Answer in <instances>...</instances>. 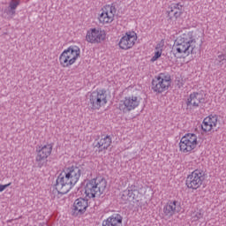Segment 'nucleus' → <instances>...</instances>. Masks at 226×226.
<instances>
[{
    "mask_svg": "<svg viewBox=\"0 0 226 226\" xmlns=\"http://www.w3.org/2000/svg\"><path fill=\"white\" fill-rule=\"evenodd\" d=\"M179 33L173 43L171 54L176 59H186L196 54L199 44L195 38V32L184 28Z\"/></svg>",
    "mask_w": 226,
    "mask_h": 226,
    "instance_id": "nucleus-1",
    "label": "nucleus"
},
{
    "mask_svg": "<svg viewBox=\"0 0 226 226\" xmlns=\"http://www.w3.org/2000/svg\"><path fill=\"white\" fill-rule=\"evenodd\" d=\"M82 170L77 166L64 168L56 178V190L61 195H66L80 181Z\"/></svg>",
    "mask_w": 226,
    "mask_h": 226,
    "instance_id": "nucleus-2",
    "label": "nucleus"
},
{
    "mask_svg": "<svg viewBox=\"0 0 226 226\" xmlns=\"http://www.w3.org/2000/svg\"><path fill=\"white\" fill-rule=\"evenodd\" d=\"M107 188V180L102 177L87 179L84 182V193L87 199H95L103 195Z\"/></svg>",
    "mask_w": 226,
    "mask_h": 226,
    "instance_id": "nucleus-3",
    "label": "nucleus"
},
{
    "mask_svg": "<svg viewBox=\"0 0 226 226\" xmlns=\"http://www.w3.org/2000/svg\"><path fill=\"white\" fill-rule=\"evenodd\" d=\"M80 59V48L77 45L69 46L59 56L58 61L62 68L73 66Z\"/></svg>",
    "mask_w": 226,
    "mask_h": 226,
    "instance_id": "nucleus-4",
    "label": "nucleus"
},
{
    "mask_svg": "<svg viewBox=\"0 0 226 226\" xmlns=\"http://www.w3.org/2000/svg\"><path fill=\"white\" fill-rule=\"evenodd\" d=\"M88 103L92 110H100L109 103V93L105 88H97L88 95Z\"/></svg>",
    "mask_w": 226,
    "mask_h": 226,
    "instance_id": "nucleus-5",
    "label": "nucleus"
},
{
    "mask_svg": "<svg viewBox=\"0 0 226 226\" xmlns=\"http://www.w3.org/2000/svg\"><path fill=\"white\" fill-rule=\"evenodd\" d=\"M172 87V77L167 72H161L152 79V91L154 94H162Z\"/></svg>",
    "mask_w": 226,
    "mask_h": 226,
    "instance_id": "nucleus-6",
    "label": "nucleus"
},
{
    "mask_svg": "<svg viewBox=\"0 0 226 226\" xmlns=\"http://www.w3.org/2000/svg\"><path fill=\"white\" fill-rule=\"evenodd\" d=\"M117 15V8L114 4H107L103 5L96 15L97 21L101 26H110Z\"/></svg>",
    "mask_w": 226,
    "mask_h": 226,
    "instance_id": "nucleus-7",
    "label": "nucleus"
},
{
    "mask_svg": "<svg viewBox=\"0 0 226 226\" xmlns=\"http://www.w3.org/2000/svg\"><path fill=\"white\" fill-rule=\"evenodd\" d=\"M200 141L199 140V136L195 133H186L185 134L179 141V151L184 154H190V153H193L197 147H199V144Z\"/></svg>",
    "mask_w": 226,
    "mask_h": 226,
    "instance_id": "nucleus-8",
    "label": "nucleus"
},
{
    "mask_svg": "<svg viewBox=\"0 0 226 226\" xmlns=\"http://www.w3.org/2000/svg\"><path fill=\"white\" fill-rule=\"evenodd\" d=\"M206 181V173L201 170H194L185 178V186L188 190L196 192V190H200L202 185Z\"/></svg>",
    "mask_w": 226,
    "mask_h": 226,
    "instance_id": "nucleus-9",
    "label": "nucleus"
},
{
    "mask_svg": "<svg viewBox=\"0 0 226 226\" xmlns=\"http://www.w3.org/2000/svg\"><path fill=\"white\" fill-rule=\"evenodd\" d=\"M141 98L138 94L126 95L119 103V110L132 112L140 105Z\"/></svg>",
    "mask_w": 226,
    "mask_h": 226,
    "instance_id": "nucleus-10",
    "label": "nucleus"
},
{
    "mask_svg": "<svg viewBox=\"0 0 226 226\" xmlns=\"http://www.w3.org/2000/svg\"><path fill=\"white\" fill-rule=\"evenodd\" d=\"M106 38L107 32L101 27L90 28L86 34V41L92 44L102 43V41H105Z\"/></svg>",
    "mask_w": 226,
    "mask_h": 226,
    "instance_id": "nucleus-11",
    "label": "nucleus"
},
{
    "mask_svg": "<svg viewBox=\"0 0 226 226\" xmlns=\"http://www.w3.org/2000/svg\"><path fill=\"white\" fill-rule=\"evenodd\" d=\"M137 40H139L137 33L135 31H128L120 38L118 47L121 50H130V49L135 47Z\"/></svg>",
    "mask_w": 226,
    "mask_h": 226,
    "instance_id": "nucleus-12",
    "label": "nucleus"
},
{
    "mask_svg": "<svg viewBox=\"0 0 226 226\" xmlns=\"http://www.w3.org/2000/svg\"><path fill=\"white\" fill-rule=\"evenodd\" d=\"M54 149V145L52 143H47L45 145L37 146L35 149L36 156L35 162L37 163H41L45 162L50 154H52V150Z\"/></svg>",
    "mask_w": 226,
    "mask_h": 226,
    "instance_id": "nucleus-13",
    "label": "nucleus"
},
{
    "mask_svg": "<svg viewBox=\"0 0 226 226\" xmlns=\"http://www.w3.org/2000/svg\"><path fill=\"white\" fill-rule=\"evenodd\" d=\"M183 13H185V5L181 2L170 4L169 11H167L170 20H177L180 17H183Z\"/></svg>",
    "mask_w": 226,
    "mask_h": 226,
    "instance_id": "nucleus-14",
    "label": "nucleus"
},
{
    "mask_svg": "<svg viewBox=\"0 0 226 226\" xmlns=\"http://www.w3.org/2000/svg\"><path fill=\"white\" fill-rule=\"evenodd\" d=\"M218 125V117L216 115H209L205 117L201 123V130L204 133H211Z\"/></svg>",
    "mask_w": 226,
    "mask_h": 226,
    "instance_id": "nucleus-15",
    "label": "nucleus"
},
{
    "mask_svg": "<svg viewBox=\"0 0 226 226\" xmlns=\"http://www.w3.org/2000/svg\"><path fill=\"white\" fill-rule=\"evenodd\" d=\"M206 102V96L200 92H193L190 94L187 99V107H199L200 103Z\"/></svg>",
    "mask_w": 226,
    "mask_h": 226,
    "instance_id": "nucleus-16",
    "label": "nucleus"
},
{
    "mask_svg": "<svg viewBox=\"0 0 226 226\" xmlns=\"http://www.w3.org/2000/svg\"><path fill=\"white\" fill-rule=\"evenodd\" d=\"M181 212V205L176 200L168 201L163 207L164 216H174L176 213Z\"/></svg>",
    "mask_w": 226,
    "mask_h": 226,
    "instance_id": "nucleus-17",
    "label": "nucleus"
},
{
    "mask_svg": "<svg viewBox=\"0 0 226 226\" xmlns=\"http://www.w3.org/2000/svg\"><path fill=\"white\" fill-rule=\"evenodd\" d=\"M123 216L119 214H113L102 222V226H122Z\"/></svg>",
    "mask_w": 226,
    "mask_h": 226,
    "instance_id": "nucleus-18",
    "label": "nucleus"
},
{
    "mask_svg": "<svg viewBox=\"0 0 226 226\" xmlns=\"http://www.w3.org/2000/svg\"><path fill=\"white\" fill-rule=\"evenodd\" d=\"M165 48V41H161L159 43L156 44L154 51V56L150 59L151 63H154L162 57V55L163 54V49Z\"/></svg>",
    "mask_w": 226,
    "mask_h": 226,
    "instance_id": "nucleus-19",
    "label": "nucleus"
},
{
    "mask_svg": "<svg viewBox=\"0 0 226 226\" xmlns=\"http://www.w3.org/2000/svg\"><path fill=\"white\" fill-rule=\"evenodd\" d=\"M111 144L112 138H110V136H104L103 138L98 140V142L95 145V147H98V149L103 151V149H109Z\"/></svg>",
    "mask_w": 226,
    "mask_h": 226,
    "instance_id": "nucleus-20",
    "label": "nucleus"
},
{
    "mask_svg": "<svg viewBox=\"0 0 226 226\" xmlns=\"http://www.w3.org/2000/svg\"><path fill=\"white\" fill-rule=\"evenodd\" d=\"M89 204L87 203V200L79 198L74 202V209L79 213H86V209H87Z\"/></svg>",
    "mask_w": 226,
    "mask_h": 226,
    "instance_id": "nucleus-21",
    "label": "nucleus"
},
{
    "mask_svg": "<svg viewBox=\"0 0 226 226\" xmlns=\"http://www.w3.org/2000/svg\"><path fill=\"white\" fill-rule=\"evenodd\" d=\"M140 188L137 187L135 185H132L128 190V197L132 199V200H137L142 197V192H140Z\"/></svg>",
    "mask_w": 226,
    "mask_h": 226,
    "instance_id": "nucleus-22",
    "label": "nucleus"
},
{
    "mask_svg": "<svg viewBox=\"0 0 226 226\" xmlns=\"http://www.w3.org/2000/svg\"><path fill=\"white\" fill-rule=\"evenodd\" d=\"M16 11L13 9H8L4 11V15H5V19H13L15 17Z\"/></svg>",
    "mask_w": 226,
    "mask_h": 226,
    "instance_id": "nucleus-23",
    "label": "nucleus"
},
{
    "mask_svg": "<svg viewBox=\"0 0 226 226\" xmlns=\"http://www.w3.org/2000/svg\"><path fill=\"white\" fill-rule=\"evenodd\" d=\"M19 4H20V0H11L9 3V8L15 11Z\"/></svg>",
    "mask_w": 226,
    "mask_h": 226,
    "instance_id": "nucleus-24",
    "label": "nucleus"
},
{
    "mask_svg": "<svg viewBox=\"0 0 226 226\" xmlns=\"http://www.w3.org/2000/svg\"><path fill=\"white\" fill-rule=\"evenodd\" d=\"M11 183L6 184V185H0V193L1 192H4V190H6V188H8V186H11Z\"/></svg>",
    "mask_w": 226,
    "mask_h": 226,
    "instance_id": "nucleus-25",
    "label": "nucleus"
},
{
    "mask_svg": "<svg viewBox=\"0 0 226 226\" xmlns=\"http://www.w3.org/2000/svg\"><path fill=\"white\" fill-rule=\"evenodd\" d=\"M198 218H200V214H198Z\"/></svg>",
    "mask_w": 226,
    "mask_h": 226,
    "instance_id": "nucleus-26",
    "label": "nucleus"
},
{
    "mask_svg": "<svg viewBox=\"0 0 226 226\" xmlns=\"http://www.w3.org/2000/svg\"><path fill=\"white\" fill-rule=\"evenodd\" d=\"M224 59H225V61H226V56H225V58H224Z\"/></svg>",
    "mask_w": 226,
    "mask_h": 226,
    "instance_id": "nucleus-27",
    "label": "nucleus"
}]
</instances>
